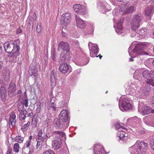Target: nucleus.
Instances as JSON below:
<instances>
[{"label":"nucleus","mask_w":154,"mask_h":154,"mask_svg":"<svg viewBox=\"0 0 154 154\" xmlns=\"http://www.w3.org/2000/svg\"><path fill=\"white\" fill-rule=\"evenodd\" d=\"M122 109V108L124 109V110L126 111L127 110H128V109H130L131 108V104L130 103V106H128L127 104L126 105H124L122 106H121Z\"/></svg>","instance_id":"f704fd0d"},{"label":"nucleus","mask_w":154,"mask_h":154,"mask_svg":"<svg viewBox=\"0 0 154 154\" xmlns=\"http://www.w3.org/2000/svg\"><path fill=\"white\" fill-rule=\"evenodd\" d=\"M43 154H55L54 152L51 149H48L44 151Z\"/></svg>","instance_id":"58836bf2"},{"label":"nucleus","mask_w":154,"mask_h":154,"mask_svg":"<svg viewBox=\"0 0 154 154\" xmlns=\"http://www.w3.org/2000/svg\"><path fill=\"white\" fill-rule=\"evenodd\" d=\"M16 42H14L13 44H10L7 42H6L4 44V47L5 51L8 53H10L13 50V48L14 46L15 45Z\"/></svg>","instance_id":"ddd939ff"},{"label":"nucleus","mask_w":154,"mask_h":154,"mask_svg":"<svg viewBox=\"0 0 154 154\" xmlns=\"http://www.w3.org/2000/svg\"><path fill=\"white\" fill-rule=\"evenodd\" d=\"M2 73L4 79L7 81H9L10 79L9 71L6 68L3 70Z\"/></svg>","instance_id":"6ab92c4d"},{"label":"nucleus","mask_w":154,"mask_h":154,"mask_svg":"<svg viewBox=\"0 0 154 154\" xmlns=\"http://www.w3.org/2000/svg\"><path fill=\"white\" fill-rule=\"evenodd\" d=\"M125 96H122L119 99V109L123 111L121 108V106L127 104L128 106H130V103L128 99L125 98Z\"/></svg>","instance_id":"1a4fd4ad"},{"label":"nucleus","mask_w":154,"mask_h":154,"mask_svg":"<svg viewBox=\"0 0 154 154\" xmlns=\"http://www.w3.org/2000/svg\"><path fill=\"white\" fill-rule=\"evenodd\" d=\"M99 51V49L97 44H94L92 46L91 49L90 51L98 52Z\"/></svg>","instance_id":"393cba45"},{"label":"nucleus","mask_w":154,"mask_h":154,"mask_svg":"<svg viewBox=\"0 0 154 154\" xmlns=\"http://www.w3.org/2000/svg\"><path fill=\"white\" fill-rule=\"evenodd\" d=\"M3 83V81L0 78V85H2Z\"/></svg>","instance_id":"338daca9"},{"label":"nucleus","mask_w":154,"mask_h":154,"mask_svg":"<svg viewBox=\"0 0 154 154\" xmlns=\"http://www.w3.org/2000/svg\"><path fill=\"white\" fill-rule=\"evenodd\" d=\"M102 147L98 144H95L94 149V154H102V152L99 150Z\"/></svg>","instance_id":"4be33fe9"},{"label":"nucleus","mask_w":154,"mask_h":154,"mask_svg":"<svg viewBox=\"0 0 154 154\" xmlns=\"http://www.w3.org/2000/svg\"><path fill=\"white\" fill-rule=\"evenodd\" d=\"M147 148V143L142 141L138 144L136 149H134L133 147H132L130 148V150L132 154H142L146 152Z\"/></svg>","instance_id":"f257e3e1"},{"label":"nucleus","mask_w":154,"mask_h":154,"mask_svg":"<svg viewBox=\"0 0 154 154\" xmlns=\"http://www.w3.org/2000/svg\"><path fill=\"white\" fill-rule=\"evenodd\" d=\"M42 141H38L37 142L36 145V147L37 149L40 150V148L42 147Z\"/></svg>","instance_id":"4c0bfd02"},{"label":"nucleus","mask_w":154,"mask_h":154,"mask_svg":"<svg viewBox=\"0 0 154 154\" xmlns=\"http://www.w3.org/2000/svg\"><path fill=\"white\" fill-rule=\"evenodd\" d=\"M18 110L20 113L19 115L20 120H23L26 117V115L27 113V111L26 110H21L20 109L19 107L18 108Z\"/></svg>","instance_id":"aec40b11"},{"label":"nucleus","mask_w":154,"mask_h":154,"mask_svg":"<svg viewBox=\"0 0 154 154\" xmlns=\"http://www.w3.org/2000/svg\"><path fill=\"white\" fill-rule=\"evenodd\" d=\"M58 51H60L63 50L64 51H69V45L67 42H60L58 45Z\"/></svg>","instance_id":"f8f14e48"},{"label":"nucleus","mask_w":154,"mask_h":154,"mask_svg":"<svg viewBox=\"0 0 154 154\" xmlns=\"http://www.w3.org/2000/svg\"><path fill=\"white\" fill-rule=\"evenodd\" d=\"M51 107L52 108L53 110L54 111L56 110V108L55 106L54 103L52 102L51 103Z\"/></svg>","instance_id":"5fc2aeb1"},{"label":"nucleus","mask_w":154,"mask_h":154,"mask_svg":"<svg viewBox=\"0 0 154 154\" xmlns=\"http://www.w3.org/2000/svg\"><path fill=\"white\" fill-rule=\"evenodd\" d=\"M69 68H58V70L60 72L63 73H65L68 71Z\"/></svg>","instance_id":"e433bc0d"},{"label":"nucleus","mask_w":154,"mask_h":154,"mask_svg":"<svg viewBox=\"0 0 154 154\" xmlns=\"http://www.w3.org/2000/svg\"><path fill=\"white\" fill-rule=\"evenodd\" d=\"M143 19V16L141 14L135 15L133 16L131 22V29L136 32L140 27V23Z\"/></svg>","instance_id":"f03ea898"},{"label":"nucleus","mask_w":154,"mask_h":154,"mask_svg":"<svg viewBox=\"0 0 154 154\" xmlns=\"http://www.w3.org/2000/svg\"><path fill=\"white\" fill-rule=\"evenodd\" d=\"M31 142L30 140H28L25 144L24 146H26V147H28L29 146Z\"/></svg>","instance_id":"3c124183"},{"label":"nucleus","mask_w":154,"mask_h":154,"mask_svg":"<svg viewBox=\"0 0 154 154\" xmlns=\"http://www.w3.org/2000/svg\"><path fill=\"white\" fill-rule=\"evenodd\" d=\"M12 149H8V150L7 151V154H11L12 153Z\"/></svg>","instance_id":"13d9d810"},{"label":"nucleus","mask_w":154,"mask_h":154,"mask_svg":"<svg viewBox=\"0 0 154 154\" xmlns=\"http://www.w3.org/2000/svg\"><path fill=\"white\" fill-rule=\"evenodd\" d=\"M62 142L61 139L59 138L55 137L54 140L52 141V146L55 149H58L61 146Z\"/></svg>","instance_id":"9b49d317"},{"label":"nucleus","mask_w":154,"mask_h":154,"mask_svg":"<svg viewBox=\"0 0 154 154\" xmlns=\"http://www.w3.org/2000/svg\"><path fill=\"white\" fill-rule=\"evenodd\" d=\"M30 125V122H28L25 124L21 128V130L23 131H26L28 128L29 125Z\"/></svg>","instance_id":"cd10ccee"},{"label":"nucleus","mask_w":154,"mask_h":154,"mask_svg":"<svg viewBox=\"0 0 154 154\" xmlns=\"http://www.w3.org/2000/svg\"><path fill=\"white\" fill-rule=\"evenodd\" d=\"M19 144L18 143H16L14 144V151L16 152H17L19 151Z\"/></svg>","instance_id":"72a5a7b5"},{"label":"nucleus","mask_w":154,"mask_h":154,"mask_svg":"<svg viewBox=\"0 0 154 154\" xmlns=\"http://www.w3.org/2000/svg\"><path fill=\"white\" fill-rule=\"evenodd\" d=\"M152 62H150L149 60H147L145 61L144 63L146 67H150Z\"/></svg>","instance_id":"c9c22d12"},{"label":"nucleus","mask_w":154,"mask_h":154,"mask_svg":"<svg viewBox=\"0 0 154 154\" xmlns=\"http://www.w3.org/2000/svg\"><path fill=\"white\" fill-rule=\"evenodd\" d=\"M21 91L20 90H18L17 91V94L19 95V96L21 94Z\"/></svg>","instance_id":"0e129e2a"},{"label":"nucleus","mask_w":154,"mask_h":154,"mask_svg":"<svg viewBox=\"0 0 154 154\" xmlns=\"http://www.w3.org/2000/svg\"><path fill=\"white\" fill-rule=\"evenodd\" d=\"M69 67V65L66 63H63L62 64H60L59 67Z\"/></svg>","instance_id":"79ce46f5"},{"label":"nucleus","mask_w":154,"mask_h":154,"mask_svg":"<svg viewBox=\"0 0 154 154\" xmlns=\"http://www.w3.org/2000/svg\"><path fill=\"white\" fill-rule=\"evenodd\" d=\"M123 27L121 24V23L119 24V25L117 27V29L116 30V32H117V30H119L120 31L122 30L123 29Z\"/></svg>","instance_id":"c03bdc74"},{"label":"nucleus","mask_w":154,"mask_h":154,"mask_svg":"<svg viewBox=\"0 0 154 154\" xmlns=\"http://www.w3.org/2000/svg\"><path fill=\"white\" fill-rule=\"evenodd\" d=\"M0 96L2 100L5 102L7 96V91L5 88L3 86H2L0 89Z\"/></svg>","instance_id":"f3484780"},{"label":"nucleus","mask_w":154,"mask_h":154,"mask_svg":"<svg viewBox=\"0 0 154 154\" xmlns=\"http://www.w3.org/2000/svg\"><path fill=\"white\" fill-rule=\"evenodd\" d=\"M55 133H57L61 136L62 137H64L65 134L63 132L61 131H56L55 132Z\"/></svg>","instance_id":"49530a36"},{"label":"nucleus","mask_w":154,"mask_h":154,"mask_svg":"<svg viewBox=\"0 0 154 154\" xmlns=\"http://www.w3.org/2000/svg\"><path fill=\"white\" fill-rule=\"evenodd\" d=\"M22 31V30H21L20 29H18L17 30V34L21 33Z\"/></svg>","instance_id":"680f3d73"},{"label":"nucleus","mask_w":154,"mask_h":154,"mask_svg":"<svg viewBox=\"0 0 154 154\" xmlns=\"http://www.w3.org/2000/svg\"><path fill=\"white\" fill-rule=\"evenodd\" d=\"M73 8L74 11L79 14L84 15L87 12L85 8L80 4L74 5Z\"/></svg>","instance_id":"0eeeda50"},{"label":"nucleus","mask_w":154,"mask_h":154,"mask_svg":"<svg viewBox=\"0 0 154 154\" xmlns=\"http://www.w3.org/2000/svg\"><path fill=\"white\" fill-rule=\"evenodd\" d=\"M152 82L151 83V85L154 87V80H152Z\"/></svg>","instance_id":"69168bd1"},{"label":"nucleus","mask_w":154,"mask_h":154,"mask_svg":"<svg viewBox=\"0 0 154 154\" xmlns=\"http://www.w3.org/2000/svg\"><path fill=\"white\" fill-rule=\"evenodd\" d=\"M68 114L66 110H63L60 113L59 118L62 122L66 124V122L68 119Z\"/></svg>","instance_id":"9d476101"},{"label":"nucleus","mask_w":154,"mask_h":154,"mask_svg":"<svg viewBox=\"0 0 154 154\" xmlns=\"http://www.w3.org/2000/svg\"><path fill=\"white\" fill-rule=\"evenodd\" d=\"M75 20L77 26L80 28H83L85 26V23L84 21L80 18L78 15L75 16Z\"/></svg>","instance_id":"4468645a"},{"label":"nucleus","mask_w":154,"mask_h":154,"mask_svg":"<svg viewBox=\"0 0 154 154\" xmlns=\"http://www.w3.org/2000/svg\"><path fill=\"white\" fill-rule=\"evenodd\" d=\"M61 120L58 119H55L54 121V125L57 129H64L68 126V123L66 124L61 122Z\"/></svg>","instance_id":"423d86ee"},{"label":"nucleus","mask_w":154,"mask_h":154,"mask_svg":"<svg viewBox=\"0 0 154 154\" xmlns=\"http://www.w3.org/2000/svg\"><path fill=\"white\" fill-rule=\"evenodd\" d=\"M55 50L54 48L51 51V58L54 61H55Z\"/></svg>","instance_id":"2f4dec72"},{"label":"nucleus","mask_w":154,"mask_h":154,"mask_svg":"<svg viewBox=\"0 0 154 154\" xmlns=\"http://www.w3.org/2000/svg\"><path fill=\"white\" fill-rule=\"evenodd\" d=\"M23 140V137L20 136H17L15 138L16 141L20 143H22Z\"/></svg>","instance_id":"c756f323"},{"label":"nucleus","mask_w":154,"mask_h":154,"mask_svg":"<svg viewBox=\"0 0 154 154\" xmlns=\"http://www.w3.org/2000/svg\"><path fill=\"white\" fill-rule=\"evenodd\" d=\"M54 70H53L52 71L51 73V75H54Z\"/></svg>","instance_id":"774afa93"},{"label":"nucleus","mask_w":154,"mask_h":154,"mask_svg":"<svg viewBox=\"0 0 154 154\" xmlns=\"http://www.w3.org/2000/svg\"><path fill=\"white\" fill-rule=\"evenodd\" d=\"M9 122L10 126L11 125V126L13 127L14 126L15 124L16 119H9Z\"/></svg>","instance_id":"473e14b6"},{"label":"nucleus","mask_w":154,"mask_h":154,"mask_svg":"<svg viewBox=\"0 0 154 154\" xmlns=\"http://www.w3.org/2000/svg\"><path fill=\"white\" fill-rule=\"evenodd\" d=\"M69 51H69H66L64 55H63L64 53H63L64 51L61 52L60 57V60L59 62L60 63H62V62H63L64 61L65 62L69 60L70 59Z\"/></svg>","instance_id":"2eb2a0df"},{"label":"nucleus","mask_w":154,"mask_h":154,"mask_svg":"<svg viewBox=\"0 0 154 154\" xmlns=\"http://www.w3.org/2000/svg\"><path fill=\"white\" fill-rule=\"evenodd\" d=\"M150 71L145 70L144 71L142 74L143 77L146 79V85L144 87V89L143 90L144 92V95L146 96L148 94V93L150 91L151 87L149 85V83L150 82Z\"/></svg>","instance_id":"7ed1b4c3"},{"label":"nucleus","mask_w":154,"mask_h":154,"mask_svg":"<svg viewBox=\"0 0 154 154\" xmlns=\"http://www.w3.org/2000/svg\"><path fill=\"white\" fill-rule=\"evenodd\" d=\"M44 134V132L43 133V131L42 130H39L38 134V139L42 141H44V139L43 137V135Z\"/></svg>","instance_id":"b1692460"},{"label":"nucleus","mask_w":154,"mask_h":154,"mask_svg":"<svg viewBox=\"0 0 154 154\" xmlns=\"http://www.w3.org/2000/svg\"><path fill=\"white\" fill-rule=\"evenodd\" d=\"M125 131H119L117 133V135L120 139H122L124 137H125Z\"/></svg>","instance_id":"a878e982"},{"label":"nucleus","mask_w":154,"mask_h":154,"mask_svg":"<svg viewBox=\"0 0 154 154\" xmlns=\"http://www.w3.org/2000/svg\"><path fill=\"white\" fill-rule=\"evenodd\" d=\"M16 86L13 82H11L9 84L8 91V94L10 97L13 96L15 95Z\"/></svg>","instance_id":"6e6552de"},{"label":"nucleus","mask_w":154,"mask_h":154,"mask_svg":"<svg viewBox=\"0 0 154 154\" xmlns=\"http://www.w3.org/2000/svg\"><path fill=\"white\" fill-rule=\"evenodd\" d=\"M16 43L15 44V45L14 46V47L13 48V50L12 51L13 52L16 54L18 53L20 49V47L19 46L16 45Z\"/></svg>","instance_id":"bb28decb"},{"label":"nucleus","mask_w":154,"mask_h":154,"mask_svg":"<svg viewBox=\"0 0 154 154\" xmlns=\"http://www.w3.org/2000/svg\"><path fill=\"white\" fill-rule=\"evenodd\" d=\"M150 82L149 83V85L150 86L151 85V82H152V80H154V71H150Z\"/></svg>","instance_id":"c85d7f7f"},{"label":"nucleus","mask_w":154,"mask_h":154,"mask_svg":"<svg viewBox=\"0 0 154 154\" xmlns=\"http://www.w3.org/2000/svg\"><path fill=\"white\" fill-rule=\"evenodd\" d=\"M43 131L44 132V134L43 135V139L44 140V139H46L47 137H49L50 138L51 136L50 135V134L49 132L46 133L45 131V128L44 130Z\"/></svg>","instance_id":"7c9ffc66"},{"label":"nucleus","mask_w":154,"mask_h":154,"mask_svg":"<svg viewBox=\"0 0 154 154\" xmlns=\"http://www.w3.org/2000/svg\"><path fill=\"white\" fill-rule=\"evenodd\" d=\"M63 101H61L58 103L60 105V107H63V106L64 105H63Z\"/></svg>","instance_id":"bf43d9fd"},{"label":"nucleus","mask_w":154,"mask_h":154,"mask_svg":"<svg viewBox=\"0 0 154 154\" xmlns=\"http://www.w3.org/2000/svg\"><path fill=\"white\" fill-rule=\"evenodd\" d=\"M41 28L40 25H39L38 24V25L36 28V30L37 32L38 33L40 32L41 31Z\"/></svg>","instance_id":"37998d69"},{"label":"nucleus","mask_w":154,"mask_h":154,"mask_svg":"<svg viewBox=\"0 0 154 154\" xmlns=\"http://www.w3.org/2000/svg\"><path fill=\"white\" fill-rule=\"evenodd\" d=\"M71 20V15L69 13L63 14L61 18V23L64 26H66Z\"/></svg>","instance_id":"39448f33"},{"label":"nucleus","mask_w":154,"mask_h":154,"mask_svg":"<svg viewBox=\"0 0 154 154\" xmlns=\"http://www.w3.org/2000/svg\"><path fill=\"white\" fill-rule=\"evenodd\" d=\"M23 104L25 106L27 107L28 106V100H24L23 102Z\"/></svg>","instance_id":"864d4df0"},{"label":"nucleus","mask_w":154,"mask_h":154,"mask_svg":"<svg viewBox=\"0 0 154 154\" xmlns=\"http://www.w3.org/2000/svg\"><path fill=\"white\" fill-rule=\"evenodd\" d=\"M154 10V6H149L148 7L145 11L146 14L147 16H150L151 15L152 12Z\"/></svg>","instance_id":"412c9836"},{"label":"nucleus","mask_w":154,"mask_h":154,"mask_svg":"<svg viewBox=\"0 0 154 154\" xmlns=\"http://www.w3.org/2000/svg\"><path fill=\"white\" fill-rule=\"evenodd\" d=\"M150 101L151 102V106L154 107V96L151 97L150 99Z\"/></svg>","instance_id":"09e8293b"},{"label":"nucleus","mask_w":154,"mask_h":154,"mask_svg":"<svg viewBox=\"0 0 154 154\" xmlns=\"http://www.w3.org/2000/svg\"><path fill=\"white\" fill-rule=\"evenodd\" d=\"M134 11V8L133 7H130L128 9L127 11L128 13L132 12Z\"/></svg>","instance_id":"a18cd8bd"},{"label":"nucleus","mask_w":154,"mask_h":154,"mask_svg":"<svg viewBox=\"0 0 154 154\" xmlns=\"http://www.w3.org/2000/svg\"><path fill=\"white\" fill-rule=\"evenodd\" d=\"M9 53V54L8 55V56L9 57H12L14 55V52H13V51L11 52L10 53Z\"/></svg>","instance_id":"6e6d98bb"},{"label":"nucleus","mask_w":154,"mask_h":154,"mask_svg":"<svg viewBox=\"0 0 154 154\" xmlns=\"http://www.w3.org/2000/svg\"><path fill=\"white\" fill-rule=\"evenodd\" d=\"M37 70L35 68H29V74L30 75L36 76L37 75Z\"/></svg>","instance_id":"5701e85b"},{"label":"nucleus","mask_w":154,"mask_h":154,"mask_svg":"<svg viewBox=\"0 0 154 154\" xmlns=\"http://www.w3.org/2000/svg\"><path fill=\"white\" fill-rule=\"evenodd\" d=\"M56 78L55 75H51V82H54Z\"/></svg>","instance_id":"8fccbe9b"},{"label":"nucleus","mask_w":154,"mask_h":154,"mask_svg":"<svg viewBox=\"0 0 154 154\" xmlns=\"http://www.w3.org/2000/svg\"><path fill=\"white\" fill-rule=\"evenodd\" d=\"M154 121L150 116H145L143 118V122L146 125L149 126H153V122Z\"/></svg>","instance_id":"a211bd4d"},{"label":"nucleus","mask_w":154,"mask_h":154,"mask_svg":"<svg viewBox=\"0 0 154 154\" xmlns=\"http://www.w3.org/2000/svg\"><path fill=\"white\" fill-rule=\"evenodd\" d=\"M150 144L151 148L154 151V139L150 140Z\"/></svg>","instance_id":"ea45409f"},{"label":"nucleus","mask_w":154,"mask_h":154,"mask_svg":"<svg viewBox=\"0 0 154 154\" xmlns=\"http://www.w3.org/2000/svg\"><path fill=\"white\" fill-rule=\"evenodd\" d=\"M16 116L14 113H12L10 115L9 119H15Z\"/></svg>","instance_id":"de8ad7c7"},{"label":"nucleus","mask_w":154,"mask_h":154,"mask_svg":"<svg viewBox=\"0 0 154 154\" xmlns=\"http://www.w3.org/2000/svg\"><path fill=\"white\" fill-rule=\"evenodd\" d=\"M62 35L63 36H64V37H65V36H66V35H67L66 33V32H65L64 31H63V30H62Z\"/></svg>","instance_id":"052dcab7"},{"label":"nucleus","mask_w":154,"mask_h":154,"mask_svg":"<svg viewBox=\"0 0 154 154\" xmlns=\"http://www.w3.org/2000/svg\"><path fill=\"white\" fill-rule=\"evenodd\" d=\"M141 112L144 115H146L150 113H154V109H152L146 106H143Z\"/></svg>","instance_id":"dca6fc26"},{"label":"nucleus","mask_w":154,"mask_h":154,"mask_svg":"<svg viewBox=\"0 0 154 154\" xmlns=\"http://www.w3.org/2000/svg\"><path fill=\"white\" fill-rule=\"evenodd\" d=\"M97 52H93L90 51V56L92 57H94L96 56L97 57L98 56H97Z\"/></svg>","instance_id":"a19ab883"},{"label":"nucleus","mask_w":154,"mask_h":154,"mask_svg":"<svg viewBox=\"0 0 154 154\" xmlns=\"http://www.w3.org/2000/svg\"><path fill=\"white\" fill-rule=\"evenodd\" d=\"M145 45L142 43H139L135 46V48L133 49L132 52L133 53L138 52V54H139L140 55H149V54L144 51L143 50Z\"/></svg>","instance_id":"20e7f679"},{"label":"nucleus","mask_w":154,"mask_h":154,"mask_svg":"<svg viewBox=\"0 0 154 154\" xmlns=\"http://www.w3.org/2000/svg\"><path fill=\"white\" fill-rule=\"evenodd\" d=\"M45 126H47V127L49 125V121L48 120H46L45 121Z\"/></svg>","instance_id":"4d7b16f0"},{"label":"nucleus","mask_w":154,"mask_h":154,"mask_svg":"<svg viewBox=\"0 0 154 154\" xmlns=\"http://www.w3.org/2000/svg\"><path fill=\"white\" fill-rule=\"evenodd\" d=\"M36 110L37 113H39L40 112L41 110V106L40 105L37 106Z\"/></svg>","instance_id":"603ef678"},{"label":"nucleus","mask_w":154,"mask_h":154,"mask_svg":"<svg viewBox=\"0 0 154 154\" xmlns=\"http://www.w3.org/2000/svg\"><path fill=\"white\" fill-rule=\"evenodd\" d=\"M93 31H94V29L93 28V27H92V28L90 30V31L88 32V33H90V34H91L93 32Z\"/></svg>","instance_id":"e2e57ef3"}]
</instances>
